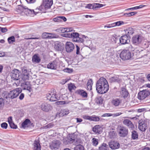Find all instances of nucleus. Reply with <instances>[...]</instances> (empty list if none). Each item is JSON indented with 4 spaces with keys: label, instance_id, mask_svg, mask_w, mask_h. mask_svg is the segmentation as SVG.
I'll list each match as a JSON object with an SVG mask.
<instances>
[{
    "label": "nucleus",
    "instance_id": "f257e3e1",
    "mask_svg": "<svg viewBox=\"0 0 150 150\" xmlns=\"http://www.w3.org/2000/svg\"><path fill=\"white\" fill-rule=\"evenodd\" d=\"M96 90L98 93L104 94L108 90L109 87L107 80L101 77L97 81L96 84Z\"/></svg>",
    "mask_w": 150,
    "mask_h": 150
},
{
    "label": "nucleus",
    "instance_id": "f03ea898",
    "mask_svg": "<svg viewBox=\"0 0 150 150\" xmlns=\"http://www.w3.org/2000/svg\"><path fill=\"white\" fill-rule=\"evenodd\" d=\"M65 37L72 38L73 41L74 42L82 43L84 41L83 38H88L85 36H82V38L79 37V34L77 33L73 32L67 33L64 34Z\"/></svg>",
    "mask_w": 150,
    "mask_h": 150
},
{
    "label": "nucleus",
    "instance_id": "7ed1b4c3",
    "mask_svg": "<svg viewBox=\"0 0 150 150\" xmlns=\"http://www.w3.org/2000/svg\"><path fill=\"white\" fill-rule=\"evenodd\" d=\"M145 39L143 36L141 34L134 35L132 38V42L133 44L138 45L140 44Z\"/></svg>",
    "mask_w": 150,
    "mask_h": 150
},
{
    "label": "nucleus",
    "instance_id": "20e7f679",
    "mask_svg": "<svg viewBox=\"0 0 150 150\" xmlns=\"http://www.w3.org/2000/svg\"><path fill=\"white\" fill-rule=\"evenodd\" d=\"M53 3V0H42V4L39 7V9L41 11L43 9H48L50 8Z\"/></svg>",
    "mask_w": 150,
    "mask_h": 150
},
{
    "label": "nucleus",
    "instance_id": "39448f33",
    "mask_svg": "<svg viewBox=\"0 0 150 150\" xmlns=\"http://www.w3.org/2000/svg\"><path fill=\"white\" fill-rule=\"evenodd\" d=\"M22 90L21 88H16L13 90L11 91L8 95V98H14L17 97L19 94L21 92Z\"/></svg>",
    "mask_w": 150,
    "mask_h": 150
},
{
    "label": "nucleus",
    "instance_id": "423d86ee",
    "mask_svg": "<svg viewBox=\"0 0 150 150\" xmlns=\"http://www.w3.org/2000/svg\"><path fill=\"white\" fill-rule=\"evenodd\" d=\"M120 57L122 59L124 60L129 59L131 58V54L129 50H124L121 52Z\"/></svg>",
    "mask_w": 150,
    "mask_h": 150
},
{
    "label": "nucleus",
    "instance_id": "0eeeda50",
    "mask_svg": "<svg viewBox=\"0 0 150 150\" xmlns=\"http://www.w3.org/2000/svg\"><path fill=\"white\" fill-rule=\"evenodd\" d=\"M21 74V72L20 71L17 69H15L11 72V76L12 79L15 80H18L20 78Z\"/></svg>",
    "mask_w": 150,
    "mask_h": 150
},
{
    "label": "nucleus",
    "instance_id": "6e6552de",
    "mask_svg": "<svg viewBox=\"0 0 150 150\" xmlns=\"http://www.w3.org/2000/svg\"><path fill=\"white\" fill-rule=\"evenodd\" d=\"M118 134L120 137H125L128 134V130L126 127H120L118 129Z\"/></svg>",
    "mask_w": 150,
    "mask_h": 150
},
{
    "label": "nucleus",
    "instance_id": "1a4fd4ad",
    "mask_svg": "<svg viewBox=\"0 0 150 150\" xmlns=\"http://www.w3.org/2000/svg\"><path fill=\"white\" fill-rule=\"evenodd\" d=\"M149 91L144 90L140 91L138 94V98L140 100H143L150 94Z\"/></svg>",
    "mask_w": 150,
    "mask_h": 150
},
{
    "label": "nucleus",
    "instance_id": "9d476101",
    "mask_svg": "<svg viewBox=\"0 0 150 150\" xmlns=\"http://www.w3.org/2000/svg\"><path fill=\"white\" fill-rule=\"evenodd\" d=\"M41 109L43 111L46 112L51 111L52 109V107L50 104L46 103H42L40 105Z\"/></svg>",
    "mask_w": 150,
    "mask_h": 150
},
{
    "label": "nucleus",
    "instance_id": "9b49d317",
    "mask_svg": "<svg viewBox=\"0 0 150 150\" xmlns=\"http://www.w3.org/2000/svg\"><path fill=\"white\" fill-rule=\"evenodd\" d=\"M74 47V45L72 42H67L66 43L65 49L67 52L70 53L72 52Z\"/></svg>",
    "mask_w": 150,
    "mask_h": 150
},
{
    "label": "nucleus",
    "instance_id": "f8f14e48",
    "mask_svg": "<svg viewBox=\"0 0 150 150\" xmlns=\"http://www.w3.org/2000/svg\"><path fill=\"white\" fill-rule=\"evenodd\" d=\"M103 6V4L98 3L89 4H88L86 6V7L90 9L96 10L98 8L102 7Z\"/></svg>",
    "mask_w": 150,
    "mask_h": 150
},
{
    "label": "nucleus",
    "instance_id": "ddd939ff",
    "mask_svg": "<svg viewBox=\"0 0 150 150\" xmlns=\"http://www.w3.org/2000/svg\"><path fill=\"white\" fill-rule=\"evenodd\" d=\"M109 81L110 83L117 82L120 83L122 81V78L120 76L116 75L110 78Z\"/></svg>",
    "mask_w": 150,
    "mask_h": 150
},
{
    "label": "nucleus",
    "instance_id": "4468645a",
    "mask_svg": "<svg viewBox=\"0 0 150 150\" xmlns=\"http://www.w3.org/2000/svg\"><path fill=\"white\" fill-rule=\"evenodd\" d=\"M138 128L141 131H145L147 128L146 123L143 120H140L139 122Z\"/></svg>",
    "mask_w": 150,
    "mask_h": 150
},
{
    "label": "nucleus",
    "instance_id": "2eb2a0df",
    "mask_svg": "<svg viewBox=\"0 0 150 150\" xmlns=\"http://www.w3.org/2000/svg\"><path fill=\"white\" fill-rule=\"evenodd\" d=\"M46 95L47 99L51 101H56L58 99L56 96V93H54V92H51L50 93H48Z\"/></svg>",
    "mask_w": 150,
    "mask_h": 150
},
{
    "label": "nucleus",
    "instance_id": "dca6fc26",
    "mask_svg": "<svg viewBox=\"0 0 150 150\" xmlns=\"http://www.w3.org/2000/svg\"><path fill=\"white\" fill-rule=\"evenodd\" d=\"M109 146L112 149H118L120 147L119 142L115 141H111L108 143Z\"/></svg>",
    "mask_w": 150,
    "mask_h": 150
},
{
    "label": "nucleus",
    "instance_id": "f3484780",
    "mask_svg": "<svg viewBox=\"0 0 150 150\" xmlns=\"http://www.w3.org/2000/svg\"><path fill=\"white\" fill-rule=\"evenodd\" d=\"M82 117L84 119L94 121H98L100 120L99 118L96 116L84 115L82 116Z\"/></svg>",
    "mask_w": 150,
    "mask_h": 150
},
{
    "label": "nucleus",
    "instance_id": "a211bd4d",
    "mask_svg": "<svg viewBox=\"0 0 150 150\" xmlns=\"http://www.w3.org/2000/svg\"><path fill=\"white\" fill-rule=\"evenodd\" d=\"M130 42L129 38L127 35H123L120 39V42L122 44L128 43Z\"/></svg>",
    "mask_w": 150,
    "mask_h": 150
},
{
    "label": "nucleus",
    "instance_id": "6ab92c4d",
    "mask_svg": "<svg viewBox=\"0 0 150 150\" xmlns=\"http://www.w3.org/2000/svg\"><path fill=\"white\" fill-rule=\"evenodd\" d=\"M21 86L24 90H27L29 92H30L32 91V89L31 88V85L29 82H25L21 85Z\"/></svg>",
    "mask_w": 150,
    "mask_h": 150
},
{
    "label": "nucleus",
    "instance_id": "aec40b11",
    "mask_svg": "<svg viewBox=\"0 0 150 150\" xmlns=\"http://www.w3.org/2000/svg\"><path fill=\"white\" fill-rule=\"evenodd\" d=\"M60 144L59 141L57 140L54 141L50 145V147L52 149H57L59 147Z\"/></svg>",
    "mask_w": 150,
    "mask_h": 150
},
{
    "label": "nucleus",
    "instance_id": "412c9836",
    "mask_svg": "<svg viewBox=\"0 0 150 150\" xmlns=\"http://www.w3.org/2000/svg\"><path fill=\"white\" fill-rule=\"evenodd\" d=\"M123 124L127 126L129 128L133 129L134 128V125L130 120L128 119L124 120L123 121Z\"/></svg>",
    "mask_w": 150,
    "mask_h": 150
},
{
    "label": "nucleus",
    "instance_id": "4be33fe9",
    "mask_svg": "<svg viewBox=\"0 0 150 150\" xmlns=\"http://www.w3.org/2000/svg\"><path fill=\"white\" fill-rule=\"evenodd\" d=\"M92 130L95 133L100 134L102 132V128L99 125H96L93 128Z\"/></svg>",
    "mask_w": 150,
    "mask_h": 150
},
{
    "label": "nucleus",
    "instance_id": "5701e85b",
    "mask_svg": "<svg viewBox=\"0 0 150 150\" xmlns=\"http://www.w3.org/2000/svg\"><path fill=\"white\" fill-rule=\"evenodd\" d=\"M57 61L55 60L49 63L47 65V68L52 69H56L57 68Z\"/></svg>",
    "mask_w": 150,
    "mask_h": 150
},
{
    "label": "nucleus",
    "instance_id": "b1692460",
    "mask_svg": "<svg viewBox=\"0 0 150 150\" xmlns=\"http://www.w3.org/2000/svg\"><path fill=\"white\" fill-rule=\"evenodd\" d=\"M23 7L25 10V11L27 12L29 16H33L36 14L34 10L29 9L26 6H23Z\"/></svg>",
    "mask_w": 150,
    "mask_h": 150
},
{
    "label": "nucleus",
    "instance_id": "393cba45",
    "mask_svg": "<svg viewBox=\"0 0 150 150\" xmlns=\"http://www.w3.org/2000/svg\"><path fill=\"white\" fill-rule=\"evenodd\" d=\"M76 92L83 98H87L88 96L87 92L83 90H78L76 91Z\"/></svg>",
    "mask_w": 150,
    "mask_h": 150
},
{
    "label": "nucleus",
    "instance_id": "a878e982",
    "mask_svg": "<svg viewBox=\"0 0 150 150\" xmlns=\"http://www.w3.org/2000/svg\"><path fill=\"white\" fill-rule=\"evenodd\" d=\"M33 150H40L41 149V146L39 141L38 140L35 141L33 144Z\"/></svg>",
    "mask_w": 150,
    "mask_h": 150
},
{
    "label": "nucleus",
    "instance_id": "bb28decb",
    "mask_svg": "<svg viewBox=\"0 0 150 150\" xmlns=\"http://www.w3.org/2000/svg\"><path fill=\"white\" fill-rule=\"evenodd\" d=\"M122 102L121 100L118 98L113 99L112 101V105L115 106H118Z\"/></svg>",
    "mask_w": 150,
    "mask_h": 150
},
{
    "label": "nucleus",
    "instance_id": "cd10ccee",
    "mask_svg": "<svg viewBox=\"0 0 150 150\" xmlns=\"http://www.w3.org/2000/svg\"><path fill=\"white\" fill-rule=\"evenodd\" d=\"M120 94L122 97H123V98H125L127 97L129 93L125 88H121Z\"/></svg>",
    "mask_w": 150,
    "mask_h": 150
},
{
    "label": "nucleus",
    "instance_id": "c85d7f7f",
    "mask_svg": "<svg viewBox=\"0 0 150 150\" xmlns=\"http://www.w3.org/2000/svg\"><path fill=\"white\" fill-rule=\"evenodd\" d=\"M32 60L34 63H39L40 61V59L37 54H35L33 56Z\"/></svg>",
    "mask_w": 150,
    "mask_h": 150
},
{
    "label": "nucleus",
    "instance_id": "c756f323",
    "mask_svg": "<svg viewBox=\"0 0 150 150\" xmlns=\"http://www.w3.org/2000/svg\"><path fill=\"white\" fill-rule=\"evenodd\" d=\"M121 113H115L113 114L112 113H105L102 115L103 117H110L112 116L113 117H117L121 115Z\"/></svg>",
    "mask_w": 150,
    "mask_h": 150
},
{
    "label": "nucleus",
    "instance_id": "7c9ffc66",
    "mask_svg": "<svg viewBox=\"0 0 150 150\" xmlns=\"http://www.w3.org/2000/svg\"><path fill=\"white\" fill-rule=\"evenodd\" d=\"M74 141V139L71 138L70 137H69L65 139L64 141V143L65 144H68V143H72Z\"/></svg>",
    "mask_w": 150,
    "mask_h": 150
},
{
    "label": "nucleus",
    "instance_id": "2f4dec72",
    "mask_svg": "<svg viewBox=\"0 0 150 150\" xmlns=\"http://www.w3.org/2000/svg\"><path fill=\"white\" fill-rule=\"evenodd\" d=\"M23 73H24V74L22 76V80L24 81L28 80L29 76L28 74L27 73V70L26 69H24V70H23Z\"/></svg>",
    "mask_w": 150,
    "mask_h": 150
},
{
    "label": "nucleus",
    "instance_id": "473e14b6",
    "mask_svg": "<svg viewBox=\"0 0 150 150\" xmlns=\"http://www.w3.org/2000/svg\"><path fill=\"white\" fill-rule=\"evenodd\" d=\"M30 121L28 119H26L21 124L22 127L25 128L28 127V125L30 124Z\"/></svg>",
    "mask_w": 150,
    "mask_h": 150
},
{
    "label": "nucleus",
    "instance_id": "72a5a7b5",
    "mask_svg": "<svg viewBox=\"0 0 150 150\" xmlns=\"http://www.w3.org/2000/svg\"><path fill=\"white\" fill-rule=\"evenodd\" d=\"M93 84V82L92 79L89 80L87 83V89L88 90H91L92 88V86Z\"/></svg>",
    "mask_w": 150,
    "mask_h": 150
},
{
    "label": "nucleus",
    "instance_id": "f704fd0d",
    "mask_svg": "<svg viewBox=\"0 0 150 150\" xmlns=\"http://www.w3.org/2000/svg\"><path fill=\"white\" fill-rule=\"evenodd\" d=\"M125 31L126 34V35L128 36L132 35L133 33V30L132 28H129L126 29Z\"/></svg>",
    "mask_w": 150,
    "mask_h": 150
},
{
    "label": "nucleus",
    "instance_id": "c9c22d12",
    "mask_svg": "<svg viewBox=\"0 0 150 150\" xmlns=\"http://www.w3.org/2000/svg\"><path fill=\"white\" fill-rule=\"evenodd\" d=\"M115 52L113 48H110L107 51L108 54L110 56H113L115 54Z\"/></svg>",
    "mask_w": 150,
    "mask_h": 150
},
{
    "label": "nucleus",
    "instance_id": "e433bc0d",
    "mask_svg": "<svg viewBox=\"0 0 150 150\" xmlns=\"http://www.w3.org/2000/svg\"><path fill=\"white\" fill-rule=\"evenodd\" d=\"M108 148V146L106 144L103 143L102 145L99 147V150H107Z\"/></svg>",
    "mask_w": 150,
    "mask_h": 150
},
{
    "label": "nucleus",
    "instance_id": "4c0bfd02",
    "mask_svg": "<svg viewBox=\"0 0 150 150\" xmlns=\"http://www.w3.org/2000/svg\"><path fill=\"white\" fill-rule=\"evenodd\" d=\"M84 146L80 144L78 145L74 148V150H84Z\"/></svg>",
    "mask_w": 150,
    "mask_h": 150
},
{
    "label": "nucleus",
    "instance_id": "58836bf2",
    "mask_svg": "<svg viewBox=\"0 0 150 150\" xmlns=\"http://www.w3.org/2000/svg\"><path fill=\"white\" fill-rule=\"evenodd\" d=\"M5 101L2 98H0V109H2L4 106Z\"/></svg>",
    "mask_w": 150,
    "mask_h": 150
},
{
    "label": "nucleus",
    "instance_id": "ea45409f",
    "mask_svg": "<svg viewBox=\"0 0 150 150\" xmlns=\"http://www.w3.org/2000/svg\"><path fill=\"white\" fill-rule=\"evenodd\" d=\"M8 41L9 44L13 43L15 41L14 37L13 36H12L8 38Z\"/></svg>",
    "mask_w": 150,
    "mask_h": 150
},
{
    "label": "nucleus",
    "instance_id": "a19ab883",
    "mask_svg": "<svg viewBox=\"0 0 150 150\" xmlns=\"http://www.w3.org/2000/svg\"><path fill=\"white\" fill-rule=\"evenodd\" d=\"M132 138L133 139H136L138 138V134L137 132L135 131H133L132 132Z\"/></svg>",
    "mask_w": 150,
    "mask_h": 150
},
{
    "label": "nucleus",
    "instance_id": "79ce46f5",
    "mask_svg": "<svg viewBox=\"0 0 150 150\" xmlns=\"http://www.w3.org/2000/svg\"><path fill=\"white\" fill-rule=\"evenodd\" d=\"M69 113V110L66 109L62 110L61 112V113H62V114L63 116L68 115Z\"/></svg>",
    "mask_w": 150,
    "mask_h": 150
},
{
    "label": "nucleus",
    "instance_id": "37998d69",
    "mask_svg": "<svg viewBox=\"0 0 150 150\" xmlns=\"http://www.w3.org/2000/svg\"><path fill=\"white\" fill-rule=\"evenodd\" d=\"M91 141L93 144L95 146H96L98 144V139L95 138H93L92 139Z\"/></svg>",
    "mask_w": 150,
    "mask_h": 150
},
{
    "label": "nucleus",
    "instance_id": "c03bdc74",
    "mask_svg": "<svg viewBox=\"0 0 150 150\" xmlns=\"http://www.w3.org/2000/svg\"><path fill=\"white\" fill-rule=\"evenodd\" d=\"M136 12H131L129 13H126L124 14V15L126 17H130L136 14Z\"/></svg>",
    "mask_w": 150,
    "mask_h": 150
},
{
    "label": "nucleus",
    "instance_id": "a18cd8bd",
    "mask_svg": "<svg viewBox=\"0 0 150 150\" xmlns=\"http://www.w3.org/2000/svg\"><path fill=\"white\" fill-rule=\"evenodd\" d=\"M74 88H75V87L73 83H70L68 85V88L70 91L74 89Z\"/></svg>",
    "mask_w": 150,
    "mask_h": 150
},
{
    "label": "nucleus",
    "instance_id": "49530a36",
    "mask_svg": "<svg viewBox=\"0 0 150 150\" xmlns=\"http://www.w3.org/2000/svg\"><path fill=\"white\" fill-rule=\"evenodd\" d=\"M123 23V22L121 21H117L116 22L113 23L114 27L116 26H119Z\"/></svg>",
    "mask_w": 150,
    "mask_h": 150
},
{
    "label": "nucleus",
    "instance_id": "de8ad7c7",
    "mask_svg": "<svg viewBox=\"0 0 150 150\" xmlns=\"http://www.w3.org/2000/svg\"><path fill=\"white\" fill-rule=\"evenodd\" d=\"M49 39H52L53 38H56L57 37V35L54 33H49Z\"/></svg>",
    "mask_w": 150,
    "mask_h": 150
},
{
    "label": "nucleus",
    "instance_id": "09e8293b",
    "mask_svg": "<svg viewBox=\"0 0 150 150\" xmlns=\"http://www.w3.org/2000/svg\"><path fill=\"white\" fill-rule=\"evenodd\" d=\"M49 33L45 32L42 33V37L43 38H49Z\"/></svg>",
    "mask_w": 150,
    "mask_h": 150
},
{
    "label": "nucleus",
    "instance_id": "8fccbe9b",
    "mask_svg": "<svg viewBox=\"0 0 150 150\" xmlns=\"http://www.w3.org/2000/svg\"><path fill=\"white\" fill-rule=\"evenodd\" d=\"M73 30V28L71 27L66 28V33H71Z\"/></svg>",
    "mask_w": 150,
    "mask_h": 150
},
{
    "label": "nucleus",
    "instance_id": "3c124183",
    "mask_svg": "<svg viewBox=\"0 0 150 150\" xmlns=\"http://www.w3.org/2000/svg\"><path fill=\"white\" fill-rule=\"evenodd\" d=\"M63 71L66 72L67 73H71L73 72V69H69V68H67L66 69H65L63 70Z\"/></svg>",
    "mask_w": 150,
    "mask_h": 150
},
{
    "label": "nucleus",
    "instance_id": "603ef678",
    "mask_svg": "<svg viewBox=\"0 0 150 150\" xmlns=\"http://www.w3.org/2000/svg\"><path fill=\"white\" fill-rule=\"evenodd\" d=\"M69 102L65 101H60L57 102L56 103L57 105H63L65 104H68Z\"/></svg>",
    "mask_w": 150,
    "mask_h": 150
},
{
    "label": "nucleus",
    "instance_id": "864d4df0",
    "mask_svg": "<svg viewBox=\"0 0 150 150\" xmlns=\"http://www.w3.org/2000/svg\"><path fill=\"white\" fill-rule=\"evenodd\" d=\"M60 17H59V16H58L55 18H53V21L54 22H61L60 21Z\"/></svg>",
    "mask_w": 150,
    "mask_h": 150
},
{
    "label": "nucleus",
    "instance_id": "5fc2aeb1",
    "mask_svg": "<svg viewBox=\"0 0 150 150\" xmlns=\"http://www.w3.org/2000/svg\"><path fill=\"white\" fill-rule=\"evenodd\" d=\"M1 127L3 129H6L8 126L6 122H4L1 124Z\"/></svg>",
    "mask_w": 150,
    "mask_h": 150
},
{
    "label": "nucleus",
    "instance_id": "6e6d98bb",
    "mask_svg": "<svg viewBox=\"0 0 150 150\" xmlns=\"http://www.w3.org/2000/svg\"><path fill=\"white\" fill-rule=\"evenodd\" d=\"M11 128L13 129H16L17 128V125H16L13 122L9 124Z\"/></svg>",
    "mask_w": 150,
    "mask_h": 150
},
{
    "label": "nucleus",
    "instance_id": "4d7b16f0",
    "mask_svg": "<svg viewBox=\"0 0 150 150\" xmlns=\"http://www.w3.org/2000/svg\"><path fill=\"white\" fill-rule=\"evenodd\" d=\"M76 54H80V48L79 46L76 45Z\"/></svg>",
    "mask_w": 150,
    "mask_h": 150
},
{
    "label": "nucleus",
    "instance_id": "13d9d810",
    "mask_svg": "<svg viewBox=\"0 0 150 150\" xmlns=\"http://www.w3.org/2000/svg\"><path fill=\"white\" fill-rule=\"evenodd\" d=\"M0 30L2 32L4 33L7 31V29L5 28L0 27Z\"/></svg>",
    "mask_w": 150,
    "mask_h": 150
},
{
    "label": "nucleus",
    "instance_id": "bf43d9fd",
    "mask_svg": "<svg viewBox=\"0 0 150 150\" xmlns=\"http://www.w3.org/2000/svg\"><path fill=\"white\" fill-rule=\"evenodd\" d=\"M60 17V19L61 22L64 21L65 22L67 21L66 18L64 16H59Z\"/></svg>",
    "mask_w": 150,
    "mask_h": 150
},
{
    "label": "nucleus",
    "instance_id": "052dcab7",
    "mask_svg": "<svg viewBox=\"0 0 150 150\" xmlns=\"http://www.w3.org/2000/svg\"><path fill=\"white\" fill-rule=\"evenodd\" d=\"M112 39L114 41V42L115 43H117V42H120V39L115 38V37H112Z\"/></svg>",
    "mask_w": 150,
    "mask_h": 150
},
{
    "label": "nucleus",
    "instance_id": "680f3d73",
    "mask_svg": "<svg viewBox=\"0 0 150 150\" xmlns=\"http://www.w3.org/2000/svg\"><path fill=\"white\" fill-rule=\"evenodd\" d=\"M54 125L52 123H50L45 126L46 128H50L53 127Z\"/></svg>",
    "mask_w": 150,
    "mask_h": 150
},
{
    "label": "nucleus",
    "instance_id": "e2e57ef3",
    "mask_svg": "<svg viewBox=\"0 0 150 150\" xmlns=\"http://www.w3.org/2000/svg\"><path fill=\"white\" fill-rule=\"evenodd\" d=\"M28 4H32L35 2L36 0H25Z\"/></svg>",
    "mask_w": 150,
    "mask_h": 150
},
{
    "label": "nucleus",
    "instance_id": "0e129e2a",
    "mask_svg": "<svg viewBox=\"0 0 150 150\" xmlns=\"http://www.w3.org/2000/svg\"><path fill=\"white\" fill-rule=\"evenodd\" d=\"M113 27H114V25L113 23L110 24H109L108 25H106L104 26V27L105 28L107 27L108 28H110Z\"/></svg>",
    "mask_w": 150,
    "mask_h": 150
},
{
    "label": "nucleus",
    "instance_id": "69168bd1",
    "mask_svg": "<svg viewBox=\"0 0 150 150\" xmlns=\"http://www.w3.org/2000/svg\"><path fill=\"white\" fill-rule=\"evenodd\" d=\"M8 121L9 124H11V123L13 122L12 120V117H10L8 118Z\"/></svg>",
    "mask_w": 150,
    "mask_h": 150
},
{
    "label": "nucleus",
    "instance_id": "338daca9",
    "mask_svg": "<svg viewBox=\"0 0 150 150\" xmlns=\"http://www.w3.org/2000/svg\"><path fill=\"white\" fill-rule=\"evenodd\" d=\"M144 6L143 5H141L139 6H135L134 7L135 10H137L140 8H141Z\"/></svg>",
    "mask_w": 150,
    "mask_h": 150
},
{
    "label": "nucleus",
    "instance_id": "774afa93",
    "mask_svg": "<svg viewBox=\"0 0 150 150\" xmlns=\"http://www.w3.org/2000/svg\"><path fill=\"white\" fill-rule=\"evenodd\" d=\"M24 97V94L23 93H21L19 96V98L21 100H22L23 99Z\"/></svg>",
    "mask_w": 150,
    "mask_h": 150
}]
</instances>
